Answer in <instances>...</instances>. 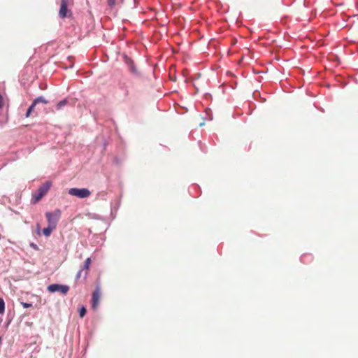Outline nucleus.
Here are the masks:
<instances>
[{
    "label": "nucleus",
    "instance_id": "nucleus-1",
    "mask_svg": "<svg viewBox=\"0 0 358 358\" xmlns=\"http://www.w3.org/2000/svg\"><path fill=\"white\" fill-rule=\"evenodd\" d=\"M62 211L60 209H56L54 212H47L45 217L48 222V225L56 228L57 224L61 217Z\"/></svg>",
    "mask_w": 358,
    "mask_h": 358
},
{
    "label": "nucleus",
    "instance_id": "nucleus-2",
    "mask_svg": "<svg viewBox=\"0 0 358 358\" xmlns=\"http://www.w3.org/2000/svg\"><path fill=\"white\" fill-rule=\"evenodd\" d=\"M51 186V182L49 181L45 182L38 189L37 192L33 195V199L36 203L41 200V199L46 194Z\"/></svg>",
    "mask_w": 358,
    "mask_h": 358
},
{
    "label": "nucleus",
    "instance_id": "nucleus-3",
    "mask_svg": "<svg viewBox=\"0 0 358 358\" xmlns=\"http://www.w3.org/2000/svg\"><path fill=\"white\" fill-rule=\"evenodd\" d=\"M69 194L80 199L87 198L91 195V192L87 188H70Z\"/></svg>",
    "mask_w": 358,
    "mask_h": 358
},
{
    "label": "nucleus",
    "instance_id": "nucleus-4",
    "mask_svg": "<svg viewBox=\"0 0 358 358\" xmlns=\"http://www.w3.org/2000/svg\"><path fill=\"white\" fill-rule=\"evenodd\" d=\"M69 0H62L61 1V5L59 8V16L62 18H64L67 16V6H68Z\"/></svg>",
    "mask_w": 358,
    "mask_h": 358
},
{
    "label": "nucleus",
    "instance_id": "nucleus-5",
    "mask_svg": "<svg viewBox=\"0 0 358 358\" xmlns=\"http://www.w3.org/2000/svg\"><path fill=\"white\" fill-rule=\"evenodd\" d=\"M68 289L69 287L57 284L50 285L48 287V291H68Z\"/></svg>",
    "mask_w": 358,
    "mask_h": 358
},
{
    "label": "nucleus",
    "instance_id": "nucleus-6",
    "mask_svg": "<svg viewBox=\"0 0 358 358\" xmlns=\"http://www.w3.org/2000/svg\"><path fill=\"white\" fill-rule=\"evenodd\" d=\"M100 292H93L92 298V308L96 310L100 299Z\"/></svg>",
    "mask_w": 358,
    "mask_h": 358
},
{
    "label": "nucleus",
    "instance_id": "nucleus-7",
    "mask_svg": "<svg viewBox=\"0 0 358 358\" xmlns=\"http://www.w3.org/2000/svg\"><path fill=\"white\" fill-rule=\"evenodd\" d=\"M125 62L128 65L131 72L134 73H136L137 72L134 66V62L131 59L128 58L127 57H125Z\"/></svg>",
    "mask_w": 358,
    "mask_h": 358
},
{
    "label": "nucleus",
    "instance_id": "nucleus-8",
    "mask_svg": "<svg viewBox=\"0 0 358 358\" xmlns=\"http://www.w3.org/2000/svg\"><path fill=\"white\" fill-rule=\"evenodd\" d=\"M56 228L53 227H51V226H48L47 227L44 228L43 229V234H44V236H45L46 237H48L50 236V235L51 234V233L52 232L53 230H55Z\"/></svg>",
    "mask_w": 358,
    "mask_h": 358
},
{
    "label": "nucleus",
    "instance_id": "nucleus-9",
    "mask_svg": "<svg viewBox=\"0 0 358 358\" xmlns=\"http://www.w3.org/2000/svg\"><path fill=\"white\" fill-rule=\"evenodd\" d=\"M90 264H91V259L90 258L86 259V260L85 261L83 267V269L86 270V272H85L86 274L87 273V271L90 268Z\"/></svg>",
    "mask_w": 358,
    "mask_h": 358
},
{
    "label": "nucleus",
    "instance_id": "nucleus-10",
    "mask_svg": "<svg viewBox=\"0 0 358 358\" xmlns=\"http://www.w3.org/2000/svg\"><path fill=\"white\" fill-rule=\"evenodd\" d=\"M67 103H68L67 99H63V100L60 101L57 105V110L62 109L64 106H65L67 104Z\"/></svg>",
    "mask_w": 358,
    "mask_h": 358
},
{
    "label": "nucleus",
    "instance_id": "nucleus-11",
    "mask_svg": "<svg viewBox=\"0 0 358 358\" xmlns=\"http://www.w3.org/2000/svg\"><path fill=\"white\" fill-rule=\"evenodd\" d=\"M35 106H36V104L32 103L31 105L29 107V108L26 113V115H25L26 117H29L30 116V114L34 110Z\"/></svg>",
    "mask_w": 358,
    "mask_h": 358
},
{
    "label": "nucleus",
    "instance_id": "nucleus-12",
    "mask_svg": "<svg viewBox=\"0 0 358 358\" xmlns=\"http://www.w3.org/2000/svg\"><path fill=\"white\" fill-rule=\"evenodd\" d=\"M39 102H42V103H48V101H46L44 98H43L42 96H39L38 98H36V99L34 100L33 103L34 104H37Z\"/></svg>",
    "mask_w": 358,
    "mask_h": 358
},
{
    "label": "nucleus",
    "instance_id": "nucleus-13",
    "mask_svg": "<svg viewBox=\"0 0 358 358\" xmlns=\"http://www.w3.org/2000/svg\"><path fill=\"white\" fill-rule=\"evenodd\" d=\"M5 310V303L3 299L0 298V314H3Z\"/></svg>",
    "mask_w": 358,
    "mask_h": 358
},
{
    "label": "nucleus",
    "instance_id": "nucleus-14",
    "mask_svg": "<svg viewBox=\"0 0 358 358\" xmlns=\"http://www.w3.org/2000/svg\"><path fill=\"white\" fill-rule=\"evenodd\" d=\"M86 314V308L85 307H82L80 309V311H79V315H80V317H83L85 316V315Z\"/></svg>",
    "mask_w": 358,
    "mask_h": 358
},
{
    "label": "nucleus",
    "instance_id": "nucleus-15",
    "mask_svg": "<svg viewBox=\"0 0 358 358\" xmlns=\"http://www.w3.org/2000/svg\"><path fill=\"white\" fill-rule=\"evenodd\" d=\"M21 304L24 308H29L32 306V303L21 302Z\"/></svg>",
    "mask_w": 358,
    "mask_h": 358
},
{
    "label": "nucleus",
    "instance_id": "nucleus-16",
    "mask_svg": "<svg viewBox=\"0 0 358 358\" xmlns=\"http://www.w3.org/2000/svg\"><path fill=\"white\" fill-rule=\"evenodd\" d=\"M116 1L115 0H108V4L109 6L113 7L115 5Z\"/></svg>",
    "mask_w": 358,
    "mask_h": 358
},
{
    "label": "nucleus",
    "instance_id": "nucleus-17",
    "mask_svg": "<svg viewBox=\"0 0 358 358\" xmlns=\"http://www.w3.org/2000/svg\"><path fill=\"white\" fill-rule=\"evenodd\" d=\"M36 227H37V233H38V234H41V227H40L39 224H36Z\"/></svg>",
    "mask_w": 358,
    "mask_h": 358
},
{
    "label": "nucleus",
    "instance_id": "nucleus-18",
    "mask_svg": "<svg viewBox=\"0 0 358 358\" xmlns=\"http://www.w3.org/2000/svg\"><path fill=\"white\" fill-rule=\"evenodd\" d=\"M3 106V96L0 94V108Z\"/></svg>",
    "mask_w": 358,
    "mask_h": 358
},
{
    "label": "nucleus",
    "instance_id": "nucleus-19",
    "mask_svg": "<svg viewBox=\"0 0 358 358\" xmlns=\"http://www.w3.org/2000/svg\"><path fill=\"white\" fill-rule=\"evenodd\" d=\"M82 271H78V275L80 276V273H81Z\"/></svg>",
    "mask_w": 358,
    "mask_h": 358
}]
</instances>
